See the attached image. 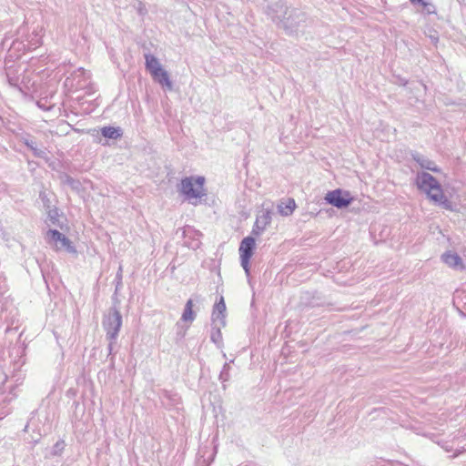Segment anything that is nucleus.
Instances as JSON below:
<instances>
[{
	"label": "nucleus",
	"mask_w": 466,
	"mask_h": 466,
	"mask_svg": "<svg viewBox=\"0 0 466 466\" xmlns=\"http://www.w3.org/2000/svg\"><path fill=\"white\" fill-rule=\"evenodd\" d=\"M280 10H274L272 5L268 7V15L278 23L284 30L289 34H298L299 28L306 22L305 14L296 9L284 10L280 5Z\"/></svg>",
	"instance_id": "f257e3e1"
},
{
	"label": "nucleus",
	"mask_w": 466,
	"mask_h": 466,
	"mask_svg": "<svg viewBox=\"0 0 466 466\" xmlns=\"http://www.w3.org/2000/svg\"><path fill=\"white\" fill-rule=\"evenodd\" d=\"M412 157L414 161H416L423 169H427L435 173H439L441 171V169L438 167L434 161L429 159L428 157L419 153L414 154Z\"/></svg>",
	"instance_id": "9b49d317"
},
{
	"label": "nucleus",
	"mask_w": 466,
	"mask_h": 466,
	"mask_svg": "<svg viewBox=\"0 0 466 466\" xmlns=\"http://www.w3.org/2000/svg\"><path fill=\"white\" fill-rule=\"evenodd\" d=\"M151 76L155 81H157L163 87L167 90H172L173 85L169 79L168 73L161 66L159 71H156V73H150Z\"/></svg>",
	"instance_id": "9d476101"
},
{
	"label": "nucleus",
	"mask_w": 466,
	"mask_h": 466,
	"mask_svg": "<svg viewBox=\"0 0 466 466\" xmlns=\"http://www.w3.org/2000/svg\"><path fill=\"white\" fill-rule=\"evenodd\" d=\"M414 5L422 6L427 14H434L435 6L430 2V0H410Z\"/></svg>",
	"instance_id": "f3484780"
},
{
	"label": "nucleus",
	"mask_w": 466,
	"mask_h": 466,
	"mask_svg": "<svg viewBox=\"0 0 466 466\" xmlns=\"http://www.w3.org/2000/svg\"><path fill=\"white\" fill-rule=\"evenodd\" d=\"M325 200L337 208H345L351 204L353 198L349 191L339 188L329 191L325 196Z\"/></svg>",
	"instance_id": "423d86ee"
},
{
	"label": "nucleus",
	"mask_w": 466,
	"mask_h": 466,
	"mask_svg": "<svg viewBox=\"0 0 466 466\" xmlns=\"http://www.w3.org/2000/svg\"><path fill=\"white\" fill-rule=\"evenodd\" d=\"M272 220V212L268 208H262L258 211L256 221L257 228L260 229H266V228L271 223Z\"/></svg>",
	"instance_id": "f8f14e48"
},
{
	"label": "nucleus",
	"mask_w": 466,
	"mask_h": 466,
	"mask_svg": "<svg viewBox=\"0 0 466 466\" xmlns=\"http://www.w3.org/2000/svg\"><path fill=\"white\" fill-rule=\"evenodd\" d=\"M271 5L274 10H280V5L283 6L284 10H288L285 5L282 3V0H267V5L265 6L266 13L268 14V7Z\"/></svg>",
	"instance_id": "6ab92c4d"
},
{
	"label": "nucleus",
	"mask_w": 466,
	"mask_h": 466,
	"mask_svg": "<svg viewBox=\"0 0 466 466\" xmlns=\"http://www.w3.org/2000/svg\"><path fill=\"white\" fill-rule=\"evenodd\" d=\"M264 230L265 229H260L259 228H257V221H255L254 227L252 228V234L255 236H259L262 234Z\"/></svg>",
	"instance_id": "412c9836"
},
{
	"label": "nucleus",
	"mask_w": 466,
	"mask_h": 466,
	"mask_svg": "<svg viewBox=\"0 0 466 466\" xmlns=\"http://www.w3.org/2000/svg\"><path fill=\"white\" fill-rule=\"evenodd\" d=\"M441 259L452 268L459 269L463 268L462 259L457 253L451 251L445 252L442 254Z\"/></svg>",
	"instance_id": "1a4fd4ad"
},
{
	"label": "nucleus",
	"mask_w": 466,
	"mask_h": 466,
	"mask_svg": "<svg viewBox=\"0 0 466 466\" xmlns=\"http://www.w3.org/2000/svg\"><path fill=\"white\" fill-rule=\"evenodd\" d=\"M295 208H296V203H295L294 199H292V198H289L287 201L280 202L278 205L279 212L282 216H285V217L291 215L293 210L295 209Z\"/></svg>",
	"instance_id": "2eb2a0df"
},
{
	"label": "nucleus",
	"mask_w": 466,
	"mask_h": 466,
	"mask_svg": "<svg viewBox=\"0 0 466 466\" xmlns=\"http://www.w3.org/2000/svg\"><path fill=\"white\" fill-rule=\"evenodd\" d=\"M221 328H222V326H220V324H218V325H214V327L212 329L210 339L216 344H219L221 341V339H222V335H221V331H220Z\"/></svg>",
	"instance_id": "a211bd4d"
},
{
	"label": "nucleus",
	"mask_w": 466,
	"mask_h": 466,
	"mask_svg": "<svg viewBox=\"0 0 466 466\" xmlns=\"http://www.w3.org/2000/svg\"><path fill=\"white\" fill-rule=\"evenodd\" d=\"M145 66L147 70L149 73H156V71H159L162 66L159 60L151 54H145Z\"/></svg>",
	"instance_id": "ddd939ff"
},
{
	"label": "nucleus",
	"mask_w": 466,
	"mask_h": 466,
	"mask_svg": "<svg viewBox=\"0 0 466 466\" xmlns=\"http://www.w3.org/2000/svg\"><path fill=\"white\" fill-rule=\"evenodd\" d=\"M226 304L223 297H220L219 301L216 302L212 311V322L214 325L220 324L225 327L226 325Z\"/></svg>",
	"instance_id": "6e6552de"
},
{
	"label": "nucleus",
	"mask_w": 466,
	"mask_h": 466,
	"mask_svg": "<svg viewBox=\"0 0 466 466\" xmlns=\"http://www.w3.org/2000/svg\"><path fill=\"white\" fill-rule=\"evenodd\" d=\"M256 240L253 237L244 238L239 245L240 264L247 276L249 275V260L253 255Z\"/></svg>",
	"instance_id": "39448f33"
},
{
	"label": "nucleus",
	"mask_w": 466,
	"mask_h": 466,
	"mask_svg": "<svg viewBox=\"0 0 466 466\" xmlns=\"http://www.w3.org/2000/svg\"><path fill=\"white\" fill-rule=\"evenodd\" d=\"M137 10H138V13H139L140 15H144V14L147 12V11H146V8H145V6L143 5V4H142V3H139V4H138V8H137Z\"/></svg>",
	"instance_id": "b1692460"
},
{
	"label": "nucleus",
	"mask_w": 466,
	"mask_h": 466,
	"mask_svg": "<svg viewBox=\"0 0 466 466\" xmlns=\"http://www.w3.org/2000/svg\"><path fill=\"white\" fill-rule=\"evenodd\" d=\"M66 185L70 186L73 189L78 190L80 187V182L78 180L74 179L73 177L66 176L64 181Z\"/></svg>",
	"instance_id": "aec40b11"
},
{
	"label": "nucleus",
	"mask_w": 466,
	"mask_h": 466,
	"mask_svg": "<svg viewBox=\"0 0 466 466\" xmlns=\"http://www.w3.org/2000/svg\"><path fill=\"white\" fill-rule=\"evenodd\" d=\"M34 152V154L36 156V157H44L45 156V151L42 150V149H39L37 148L36 147H35V148L32 150Z\"/></svg>",
	"instance_id": "4be33fe9"
},
{
	"label": "nucleus",
	"mask_w": 466,
	"mask_h": 466,
	"mask_svg": "<svg viewBox=\"0 0 466 466\" xmlns=\"http://www.w3.org/2000/svg\"><path fill=\"white\" fill-rule=\"evenodd\" d=\"M46 239L49 244L54 245L57 250L66 249L69 253H76V248L71 241L56 229H49L46 233Z\"/></svg>",
	"instance_id": "0eeeda50"
},
{
	"label": "nucleus",
	"mask_w": 466,
	"mask_h": 466,
	"mask_svg": "<svg viewBox=\"0 0 466 466\" xmlns=\"http://www.w3.org/2000/svg\"><path fill=\"white\" fill-rule=\"evenodd\" d=\"M416 185L434 203L441 205L446 209L451 208V203L445 197L441 184L430 173L419 172L416 176Z\"/></svg>",
	"instance_id": "f03ea898"
},
{
	"label": "nucleus",
	"mask_w": 466,
	"mask_h": 466,
	"mask_svg": "<svg viewBox=\"0 0 466 466\" xmlns=\"http://www.w3.org/2000/svg\"><path fill=\"white\" fill-rule=\"evenodd\" d=\"M25 145L31 149L33 150L35 148V143L33 141V140H26L25 141Z\"/></svg>",
	"instance_id": "5701e85b"
},
{
	"label": "nucleus",
	"mask_w": 466,
	"mask_h": 466,
	"mask_svg": "<svg viewBox=\"0 0 466 466\" xmlns=\"http://www.w3.org/2000/svg\"><path fill=\"white\" fill-rule=\"evenodd\" d=\"M204 184V177L198 176L185 177L180 183V192L189 202L196 205L198 198L206 196Z\"/></svg>",
	"instance_id": "7ed1b4c3"
},
{
	"label": "nucleus",
	"mask_w": 466,
	"mask_h": 466,
	"mask_svg": "<svg viewBox=\"0 0 466 466\" xmlns=\"http://www.w3.org/2000/svg\"><path fill=\"white\" fill-rule=\"evenodd\" d=\"M100 132L103 137L109 139H117L122 137V130L119 127H104Z\"/></svg>",
	"instance_id": "dca6fc26"
},
{
	"label": "nucleus",
	"mask_w": 466,
	"mask_h": 466,
	"mask_svg": "<svg viewBox=\"0 0 466 466\" xmlns=\"http://www.w3.org/2000/svg\"><path fill=\"white\" fill-rule=\"evenodd\" d=\"M121 271H122V268H121V267H120V268H119V271H118V273H117V277H120V276H121Z\"/></svg>",
	"instance_id": "393cba45"
},
{
	"label": "nucleus",
	"mask_w": 466,
	"mask_h": 466,
	"mask_svg": "<svg viewBox=\"0 0 466 466\" xmlns=\"http://www.w3.org/2000/svg\"><path fill=\"white\" fill-rule=\"evenodd\" d=\"M193 307H194L193 299H189L185 305V308H184V310H183V313L181 316L182 321L191 323L195 320L196 313L193 311Z\"/></svg>",
	"instance_id": "4468645a"
},
{
	"label": "nucleus",
	"mask_w": 466,
	"mask_h": 466,
	"mask_svg": "<svg viewBox=\"0 0 466 466\" xmlns=\"http://www.w3.org/2000/svg\"><path fill=\"white\" fill-rule=\"evenodd\" d=\"M102 325L106 332V339L109 340L108 350L111 353L122 326V316L119 310L111 308L105 315Z\"/></svg>",
	"instance_id": "20e7f679"
}]
</instances>
